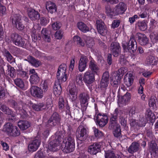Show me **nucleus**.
Returning a JSON list of instances; mask_svg holds the SVG:
<instances>
[{"instance_id":"obj_1","label":"nucleus","mask_w":158,"mask_h":158,"mask_svg":"<svg viewBox=\"0 0 158 158\" xmlns=\"http://www.w3.org/2000/svg\"><path fill=\"white\" fill-rule=\"evenodd\" d=\"M73 131L71 128L68 129V136L64 138L61 143V149L64 152L69 153L74 150L75 148V141L72 134Z\"/></svg>"},{"instance_id":"obj_2","label":"nucleus","mask_w":158,"mask_h":158,"mask_svg":"<svg viewBox=\"0 0 158 158\" xmlns=\"http://www.w3.org/2000/svg\"><path fill=\"white\" fill-rule=\"evenodd\" d=\"M61 120V116L57 112L53 113L49 118L47 124L49 127H53L59 125Z\"/></svg>"},{"instance_id":"obj_3","label":"nucleus","mask_w":158,"mask_h":158,"mask_svg":"<svg viewBox=\"0 0 158 158\" xmlns=\"http://www.w3.org/2000/svg\"><path fill=\"white\" fill-rule=\"evenodd\" d=\"M66 68L67 65L65 64H62L59 66L56 73V77L59 82L63 83L66 81L67 76L65 73Z\"/></svg>"},{"instance_id":"obj_4","label":"nucleus","mask_w":158,"mask_h":158,"mask_svg":"<svg viewBox=\"0 0 158 158\" xmlns=\"http://www.w3.org/2000/svg\"><path fill=\"white\" fill-rule=\"evenodd\" d=\"M121 110L118 109L116 108L113 113H111L110 116L109 128L110 129H113L115 127L119 126L118 123V114Z\"/></svg>"},{"instance_id":"obj_5","label":"nucleus","mask_w":158,"mask_h":158,"mask_svg":"<svg viewBox=\"0 0 158 158\" xmlns=\"http://www.w3.org/2000/svg\"><path fill=\"white\" fill-rule=\"evenodd\" d=\"M22 16L19 14H15L12 17V22L14 26L18 30H22L24 28V26L22 23Z\"/></svg>"},{"instance_id":"obj_6","label":"nucleus","mask_w":158,"mask_h":158,"mask_svg":"<svg viewBox=\"0 0 158 158\" xmlns=\"http://www.w3.org/2000/svg\"><path fill=\"white\" fill-rule=\"evenodd\" d=\"M127 71V68L126 67H122L118 69L117 72L118 75H114L112 80L114 85L117 87V85L120 82L121 77Z\"/></svg>"},{"instance_id":"obj_7","label":"nucleus","mask_w":158,"mask_h":158,"mask_svg":"<svg viewBox=\"0 0 158 158\" xmlns=\"http://www.w3.org/2000/svg\"><path fill=\"white\" fill-rule=\"evenodd\" d=\"M96 124L101 127H102L107 123L108 117L106 113H99L96 116Z\"/></svg>"},{"instance_id":"obj_8","label":"nucleus","mask_w":158,"mask_h":158,"mask_svg":"<svg viewBox=\"0 0 158 158\" xmlns=\"http://www.w3.org/2000/svg\"><path fill=\"white\" fill-rule=\"evenodd\" d=\"M10 39L16 45L20 47L24 46L26 40L22 39L18 34L16 33H12L10 35Z\"/></svg>"},{"instance_id":"obj_9","label":"nucleus","mask_w":158,"mask_h":158,"mask_svg":"<svg viewBox=\"0 0 158 158\" xmlns=\"http://www.w3.org/2000/svg\"><path fill=\"white\" fill-rule=\"evenodd\" d=\"M76 134L77 141H84L87 137L86 130L83 126H80L77 128Z\"/></svg>"},{"instance_id":"obj_10","label":"nucleus","mask_w":158,"mask_h":158,"mask_svg":"<svg viewBox=\"0 0 158 158\" xmlns=\"http://www.w3.org/2000/svg\"><path fill=\"white\" fill-rule=\"evenodd\" d=\"M95 74L90 70H88L85 73L83 81L87 85L91 84L95 81Z\"/></svg>"},{"instance_id":"obj_11","label":"nucleus","mask_w":158,"mask_h":158,"mask_svg":"<svg viewBox=\"0 0 158 158\" xmlns=\"http://www.w3.org/2000/svg\"><path fill=\"white\" fill-rule=\"evenodd\" d=\"M110 50L114 56H118L120 52L121 48L119 44L117 42H113L110 45Z\"/></svg>"},{"instance_id":"obj_12","label":"nucleus","mask_w":158,"mask_h":158,"mask_svg":"<svg viewBox=\"0 0 158 158\" xmlns=\"http://www.w3.org/2000/svg\"><path fill=\"white\" fill-rule=\"evenodd\" d=\"M101 145L98 143H95L90 145L88 148V152L91 154L96 155L101 151Z\"/></svg>"},{"instance_id":"obj_13","label":"nucleus","mask_w":158,"mask_h":158,"mask_svg":"<svg viewBox=\"0 0 158 158\" xmlns=\"http://www.w3.org/2000/svg\"><path fill=\"white\" fill-rule=\"evenodd\" d=\"M97 28L98 32L102 35H105L107 32V30L104 23L102 21L98 20L96 21Z\"/></svg>"},{"instance_id":"obj_14","label":"nucleus","mask_w":158,"mask_h":158,"mask_svg":"<svg viewBox=\"0 0 158 158\" xmlns=\"http://www.w3.org/2000/svg\"><path fill=\"white\" fill-rule=\"evenodd\" d=\"M137 48L136 42L135 38L131 37L127 44V49L131 53H133L135 51Z\"/></svg>"},{"instance_id":"obj_15","label":"nucleus","mask_w":158,"mask_h":158,"mask_svg":"<svg viewBox=\"0 0 158 158\" xmlns=\"http://www.w3.org/2000/svg\"><path fill=\"white\" fill-rule=\"evenodd\" d=\"M117 15L123 14L127 9L126 4L124 2H119L114 8Z\"/></svg>"},{"instance_id":"obj_16","label":"nucleus","mask_w":158,"mask_h":158,"mask_svg":"<svg viewBox=\"0 0 158 158\" xmlns=\"http://www.w3.org/2000/svg\"><path fill=\"white\" fill-rule=\"evenodd\" d=\"M88 59L86 56H82L79 61L78 68L79 70L81 72L84 71L87 66V63Z\"/></svg>"},{"instance_id":"obj_17","label":"nucleus","mask_w":158,"mask_h":158,"mask_svg":"<svg viewBox=\"0 0 158 158\" xmlns=\"http://www.w3.org/2000/svg\"><path fill=\"white\" fill-rule=\"evenodd\" d=\"M31 92L33 96L42 98L43 97L42 92L40 88L36 86H32L31 88Z\"/></svg>"},{"instance_id":"obj_18","label":"nucleus","mask_w":158,"mask_h":158,"mask_svg":"<svg viewBox=\"0 0 158 158\" xmlns=\"http://www.w3.org/2000/svg\"><path fill=\"white\" fill-rule=\"evenodd\" d=\"M136 36L138 38V41L141 45H145L149 43V39L144 34L138 33Z\"/></svg>"},{"instance_id":"obj_19","label":"nucleus","mask_w":158,"mask_h":158,"mask_svg":"<svg viewBox=\"0 0 158 158\" xmlns=\"http://www.w3.org/2000/svg\"><path fill=\"white\" fill-rule=\"evenodd\" d=\"M41 141L38 139H35L32 141L28 145V148L31 151L35 152L37 150L39 147Z\"/></svg>"},{"instance_id":"obj_20","label":"nucleus","mask_w":158,"mask_h":158,"mask_svg":"<svg viewBox=\"0 0 158 158\" xmlns=\"http://www.w3.org/2000/svg\"><path fill=\"white\" fill-rule=\"evenodd\" d=\"M28 14L29 18L32 21H35L39 19L40 14L38 11L31 8L28 10Z\"/></svg>"},{"instance_id":"obj_21","label":"nucleus","mask_w":158,"mask_h":158,"mask_svg":"<svg viewBox=\"0 0 158 158\" xmlns=\"http://www.w3.org/2000/svg\"><path fill=\"white\" fill-rule=\"evenodd\" d=\"M133 80V76L131 73H128L125 75L124 82L127 87L130 86L132 85Z\"/></svg>"},{"instance_id":"obj_22","label":"nucleus","mask_w":158,"mask_h":158,"mask_svg":"<svg viewBox=\"0 0 158 158\" xmlns=\"http://www.w3.org/2000/svg\"><path fill=\"white\" fill-rule=\"evenodd\" d=\"M89 68L90 71L93 73L97 74L99 72V69L95 61L93 59L91 60L89 62Z\"/></svg>"},{"instance_id":"obj_23","label":"nucleus","mask_w":158,"mask_h":158,"mask_svg":"<svg viewBox=\"0 0 158 158\" xmlns=\"http://www.w3.org/2000/svg\"><path fill=\"white\" fill-rule=\"evenodd\" d=\"M77 89L75 86H74L69 89L67 98L69 99H77Z\"/></svg>"},{"instance_id":"obj_24","label":"nucleus","mask_w":158,"mask_h":158,"mask_svg":"<svg viewBox=\"0 0 158 158\" xmlns=\"http://www.w3.org/2000/svg\"><path fill=\"white\" fill-rule=\"evenodd\" d=\"M148 22L146 20L139 21L136 23V26L140 31H144L147 29Z\"/></svg>"},{"instance_id":"obj_25","label":"nucleus","mask_w":158,"mask_h":158,"mask_svg":"<svg viewBox=\"0 0 158 158\" xmlns=\"http://www.w3.org/2000/svg\"><path fill=\"white\" fill-rule=\"evenodd\" d=\"M18 125L21 130L23 131L30 127L31 123L27 121L21 120L18 122Z\"/></svg>"},{"instance_id":"obj_26","label":"nucleus","mask_w":158,"mask_h":158,"mask_svg":"<svg viewBox=\"0 0 158 158\" xmlns=\"http://www.w3.org/2000/svg\"><path fill=\"white\" fill-rule=\"evenodd\" d=\"M146 61L148 65H156L158 63V58L155 56L150 55L147 57Z\"/></svg>"},{"instance_id":"obj_27","label":"nucleus","mask_w":158,"mask_h":158,"mask_svg":"<svg viewBox=\"0 0 158 158\" xmlns=\"http://www.w3.org/2000/svg\"><path fill=\"white\" fill-rule=\"evenodd\" d=\"M41 36L45 41L49 42L50 41V32L46 28H43L41 31Z\"/></svg>"},{"instance_id":"obj_28","label":"nucleus","mask_w":158,"mask_h":158,"mask_svg":"<svg viewBox=\"0 0 158 158\" xmlns=\"http://www.w3.org/2000/svg\"><path fill=\"white\" fill-rule=\"evenodd\" d=\"M139 144L136 142H133L128 148V152L130 153L133 154L137 151L139 149Z\"/></svg>"},{"instance_id":"obj_29","label":"nucleus","mask_w":158,"mask_h":158,"mask_svg":"<svg viewBox=\"0 0 158 158\" xmlns=\"http://www.w3.org/2000/svg\"><path fill=\"white\" fill-rule=\"evenodd\" d=\"M62 83L59 81L55 82L53 88V92L54 94L56 97H58L60 94L62 89L60 86V84Z\"/></svg>"},{"instance_id":"obj_30","label":"nucleus","mask_w":158,"mask_h":158,"mask_svg":"<svg viewBox=\"0 0 158 158\" xmlns=\"http://www.w3.org/2000/svg\"><path fill=\"white\" fill-rule=\"evenodd\" d=\"M21 103V102L17 103L15 100H13L11 102V105L13 108L16 109H18L19 110H25L24 109H25V106H27V105L26 104H20Z\"/></svg>"},{"instance_id":"obj_31","label":"nucleus","mask_w":158,"mask_h":158,"mask_svg":"<svg viewBox=\"0 0 158 158\" xmlns=\"http://www.w3.org/2000/svg\"><path fill=\"white\" fill-rule=\"evenodd\" d=\"M60 145L58 142H56V141L52 140L51 142L48 146L49 149L52 152L57 151L60 148Z\"/></svg>"},{"instance_id":"obj_32","label":"nucleus","mask_w":158,"mask_h":158,"mask_svg":"<svg viewBox=\"0 0 158 158\" xmlns=\"http://www.w3.org/2000/svg\"><path fill=\"white\" fill-rule=\"evenodd\" d=\"M46 8L48 12L51 14L56 12L57 9L55 4L51 2H47Z\"/></svg>"},{"instance_id":"obj_33","label":"nucleus","mask_w":158,"mask_h":158,"mask_svg":"<svg viewBox=\"0 0 158 158\" xmlns=\"http://www.w3.org/2000/svg\"><path fill=\"white\" fill-rule=\"evenodd\" d=\"M149 150L151 154L158 156V148L156 143L154 142L151 143Z\"/></svg>"},{"instance_id":"obj_34","label":"nucleus","mask_w":158,"mask_h":158,"mask_svg":"<svg viewBox=\"0 0 158 158\" xmlns=\"http://www.w3.org/2000/svg\"><path fill=\"white\" fill-rule=\"evenodd\" d=\"M27 60L32 65L35 67H38L41 64V62L40 61L31 56L28 57Z\"/></svg>"},{"instance_id":"obj_35","label":"nucleus","mask_w":158,"mask_h":158,"mask_svg":"<svg viewBox=\"0 0 158 158\" xmlns=\"http://www.w3.org/2000/svg\"><path fill=\"white\" fill-rule=\"evenodd\" d=\"M20 134V131L19 128L15 126H14L8 136L10 137H16L19 136Z\"/></svg>"},{"instance_id":"obj_36","label":"nucleus","mask_w":158,"mask_h":158,"mask_svg":"<svg viewBox=\"0 0 158 158\" xmlns=\"http://www.w3.org/2000/svg\"><path fill=\"white\" fill-rule=\"evenodd\" d=\"M33 109L36 111H39L46 109V106L43 103H40L37 104H33L32 105Z\"/></svg>"},{"instance_id":"obj_37","label":"nucleus","mask_w":158,"mask_h":158,"mask_svg":"<svg viewBox=\"0 0 158 158\" xmlns=\"http://www.w3.org/2000/svg\"><path fill=\"white\" fill-rule=\"evenodd\" d=\"M14 126L11 123H7L4 125L2 131L8 135Z\"/></svg>"},{"instance_id":"obj_38","label":"nucleus","mask_w":158,"mask_h":158,"mask_svg":"<svg viewBox=\"0 0 158 158\" xmlns=\"http://www.w3.org/2000/svg\"><path fill=\"white\" fill-rule=\"evenodd\" d=\"M84 39L87 47L92 48L94 44V40L90 37H87L86 36L84 37Z\"/></svg>"},{"instance_id":"obj_39","label":"nucleus","mask_w":158,"mask_h":158,"mask_svg":"<svg viewBox=\"0 0 158 158\" xmlns=\"http://www.w3.org/2000/svg\"><path fill=\"white\" fill-rule=\"evenodd\" d=\"M106 12L107 15L110 18L117 15L114 8L112 10L109 6L106 7Z\"/></svg>"},{"instance_id":"obj_40","label":"nucleus","mask_w":158,"mask_h":158,"mask_svg":"<svg viewBox=\"0 0 158 158\" xmlns=\"http://www.w3.org/2000/svg\"><path fill=\"white\" fill-rule=\"evenodd\" d=\"M29 80L31 84H37L40 81V78L37 73H35L31 75Z\"/></svg>"},{"instance_id":"obj_41","label":"nucleus","mask_w":158,"mask_h":158,"mask_svg":"<svg viewBox=\"0 0 158 158\" xmlns=\"http://www.w3.org/2000/svg\"><path fill=\"white\" fill-rule=\"evenodd\" d=\"M77 27L80 30L84 33H86L89 31V27L82 22H80L77 23Z\"/></svg>"},{"instance_id":"obj_42","label":"nucleus","mask_w":158,"mask_h":158,"mask_svg":"<svg viewBox=\"0 0 158 158\" xmlns=\"http://www.w3.org/2000/svg\"><path fill=\"white\" fill-rule=\"evenodd\" d=\"M115 127L113 131V134L115 137L118 138L120 137L122 135L121 126L119 125V126H118Z\"/></svg>"},{"instance_id":"obj_43","label":"nucleus","mask_w":158,"mask_h":158,"mask_svg":"<svg viewBox=\"0 0 158 158\" xmlns=\"http://www.w3.org/2000/svg\"><path fill=\"white\" fill-rule=\"evenodd\" d=\"M52 127H49L47 126V124L44 127V128L43 132L41 131V129L40 128V130L39 131L38 133L42 132V135L44 138H47L49 135L50 131V129Z\"/></svg>"},{"instance_id":"obj_44","label":"nucleus","mask_w":158,"mask_h":158,"mask_svg":"<svg viewBox=\"0 0 158 158\" xmlns=\"http://www.w3.org/2000/svg\"><path fill=\"white\" fill-rule=\"evenodd\" d=\"M0 109L7 114L11 115L13 113L11 110L4 105L2 104L0 105Z\"/></svg>"},{"instance_id":"obj_45","label":"nucleus","mask_w":158,"mask_h":158,"mask_svg":"<svg viewBox=\"0 0 158 158\" xmlns=\"http://www.w3.org/2000/svg\"><path fill=\"white\" fill-rule=\"evenodd\" d=\"M74 41L79 46L84 47L85 46V42L83 41L81 38L78 36H75L73 37Z\"/></svg>"},{"instance_id":"obj_46","label":"nucleus","mask_w":158,"mask_h":158,"mask_svg":"<svg viewBox=\"0 0 158 158\" xmlns=\"http://www.w3.org/2000/svg\"><path fill=\"white\" fill-rule=\"evenodd\" d=\"M14 81L15 84L17 86L23 89H25L24 83L21 79L17 78L14 80Z\"/></svg>"},{"instance_id":"obj_47","label":"nucleus","mask_w":158,"mask_h":158,"mask_svg":"<svg viewBox=\"0 0 158 158\" xmlns=\"http://www.w3.org/2000/svg\"><path fill=\"white\" fill-rule=\"evenodd\" d=\"M108 83L109 81L102 79L100 83V87L102 89H104V94L106 92V90L107 89H108V90H109V89L107 88Z\"/></svg>"},{"instance_id":"obj_48","label":"nucleus","mask_w":158,"mask_h":158,"mask_svg":"<svg viewBox=\"0 0 158 158\" xmlns=\"http://www.w3.org/2000/svg\"><path fill=\"white\" fill-rule=\"evenodd\" d=\"M40 89L42 92H46L48 90V82L47 80L42 81L40 85Z\"/></svg>"},{"instance_id":"obj_49","label":"nucleus","mask_w":158,"mask_h":158,"mask_svg":"<svg viewBox=\"0 0 158 158\" xmlns=\"http://www.w3.org/2000/svg\"><path fill=\"white\" fill-rule=\"evenodd\" d=\"M146 117L152 120L155 118V115L152 111L149 109L147 110L145 113Z\"/></svg>"},{"instance_id":"obj_50","label":"nucleus","mask_w":158,"mask_h":158,"mask_svg":"<svg viewBox=\"0 0 158 158\" xmlns=\"http://www.w3.org/2000/svg\"><path fill=\"white\" fill-rule=\"evenodd\" d=\"M94 135L97 138H100L102 137L104 135V133L98 129L95 128L94 130Z\"/></svg>"},{"instance_id":"obj_51","label":"nucleus","mask_w":158,"mask_h":158,"mask_svg":"<svg viewBox=\"0 0 158 158\" xmlns=\"http://www.w3.org/2000/svg\"><path fill=\"white\" fill-rule=\"evenodd\" d=\"M31 37L33 40H34V41L37 40H40L41 39L40 36L39 34H37L36 33V30H35L32 31L31 34Z\"/></svg>"},{"instance_id":"obj_52","label":"nucleus","mask_w":158,"mask_h":158,"mask_svg":"<svg viewBox=\"0 0 158 158\" xmlns=\"http://www.w3.org/2000/svg\"><path fill=\"white\" fill-rule=\"evenodd\" d=\"M5 55L7 58V60L9 62L11 63L13 61L12 56L9 52L6 50L5 51Z\"/></svg>"},{"instance_id":"obj_53","label":"nucleus","mask_w":158,"mask_h":158,"mask_svg":"<svg viewBox=\"0 0 158 158\" xmlns=\"http://www.w3.org/2000/svg\"><path fill=\"white\" fill-rule=\"evenodd\" d=\"M147 123V121L146 119L144 118H141L139 119V126L141 127H143L145 126L146 123Z\"/></svg>"},{"instance_id":"obj_54","label":"nucleus","mask_w":158,"mask_h":158,"mask_svg":"<svg viewBox=\"0 0 158 158\" xmlns=\"http://www.w3.org/2000/svg\"><path fill=\"white\" fill-rule=\"evenodd\" d=\"M148 14L149 13L148 10H145L143 11L140 12L138 17L139 18L140 17L142 19L145 18L147 17Z\"/></svg>"},{"instance_id":"obj_55","label":"nucleus","mask_w":158,"mask_h":158,"mask_svg":"<svg viewBox=\"0 0 158 158\" xmlns=\"http://www.w3.org/2000/svg\"><path fill=\"white\" fill-rule=\"evenodd\" d=\"M130 99H118V103L119 106L126 105L127 104Z\"/></svg>"},{"instance_id":"obj_56","label":"nucleus","mask_w":158,"mask_h":158,"mask_svg":"<svg viewBox=\"0 0 158 158\" xmlns=\"http://www.w3.org/2000/svg\"><path fill=\"white\" fill-rule=\"evenodd\" d=\"M120 23V20L119 19L114 20L112 23L111 27L113 29L118 27Z\"/></svg>"},{"instance_id":"obj_57","label":"nucleus","mask_w":158,"mask_h":158,"mask_svg":"<svg viewBox=\"0 0 158 158\" xmlns=\"http://www.w3.org/2000/svg\"><path fill=\"white\" fill-rule=\"evenodd\" d=\"M155 99H149V105L151 109H155L156 108Z\"/></svg>"},{"instance_id":"obj_58","label":"nucleus","mask_w":158,"mask_h":158,"mask_svg":"<svg viewBox=\"0 0 158 158\" xmlns=\"http://www.w3.org/2000/svg\"><path fill=\"white\" fill-rule=\"evenodd\" d=\"M105 158H116V157L114 152L111 151L105 153Z\"/></svg>"},{"instance_id":"obj_59","label":"nucleus","mask_w":158,"mask_h":158,"mask_svg":"<svg viewBox=\"0 0 158 158\" xmlns=\"http://www.w3.org/2000/svg\"><path fill=\"white\" fill-rule=\"evenodd\" d=\"M61 25V24L60 22H56L52 23V26L54 30H57L60 28Z\"/></svg>"},{"instance_id":"obj_60","label":"nucleus","mask_w":158,"mask_h":158,"mask_svg":"<svg viewBox=\"0 0 158 158\" xmlns=\"http://www.w3.org/2000/svg\"><path fill=\"white\" fill-rule=\"evenodd\" d=\"M8 74L12 77L14 76V69L13 67H11L10 65L8 66Z\"/></svg>"},{"instance_id":"obj_61","label":"nucleus","mask_w":158,"mask_h":158,"mask_svg":"<svg viewBox=\"0 0 158 158\" xmlns=\"http://www.w3.org/2000/svg\"><path fill=\"white\" fill-rule=\"evenodd\" d=\"M119 119V122L122 126H126L127 125L126 119L123 116H120Z\"/></svg>"},{"instance_id":"obj_62","label":"nucleus","mask_w":158,"mask_h":158,"mask_svg":"<svg viewBox=\"0 0 158 158\" xmlns=\"http://www.w3.org/2000/svg\"><path fill=\"white\" fill-rule=\"evenodd\" d=\"M63 36V32L60 31H57L56 32L55 37V38L57 39H61Z\"/></svg>"},{"instance_id":"obj_63","label":"nucleus","mask_w":158,"mask_h":158,"mask_svg":"<svg viewBox=\"0 0 158 158\" xmlns=\"http://www.w3.org/2000/svg\"><path fill=\"white\" fill-rule=\"evenodd\" d=\"M139 19L138 16L136 15H135L132 17H130L129 19V21L130 23L131 24L133 23L135 21L136 19Z\"/></svg>"},{"instance_id":"obj_64","label":"nucleus","mask_w":158,"mask_h":158,"mask_svg":"<svg viewBox=\"0 0 158 158\" xmlns=\"http://www.w3.org/2000/svg\"><path fill=\"white\" fill-rule=\"evenodd\" d=\"M79 99H88L89 98V96L87 92H84L81 93L79 96Z\"/></svg>"}]
</instances>
